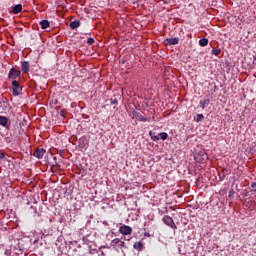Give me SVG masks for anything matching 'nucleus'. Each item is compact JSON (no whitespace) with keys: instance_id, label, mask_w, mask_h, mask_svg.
Instances as JSON below:
<instances>
[{"instance_id":"f257e3e1","label":"nucleus","mask_w":256,"mask_h":256,"mask_svg":"<svg viewBox=\"0 0 256 256\" xmlns=\"http://www.w3.org/2000/svg\"><path fill=\"white\" fill-rule=\"evenodd\" d=\"M21 91H23V87H21L19 82L17 80L12 81V94L14 97H19Z\"/></svg>"},{"instance_id":"f03ea898","label":"nucleus","mask_w":256,"mask_h":256,"mask_svg":"<svg viewBox=\"0 0 256 256\" xmlns=\"http://www.w3.org/2000/svg\"><path fill=\"white\" fill-rule=\"evenodd\" d=\"M162 221L165 223V225H168V227H171V229H177V225H175V221H173V218L170 216H164Z\"/></svg>"},{"instance_id":"7ed1b4c3","label":"nucleus","mask_w":256,"mask_h":256,"mask_svg":"<svg viewBox=\"0 0 256 256\" xmlns=\"http://www.w3.org/2000/svg\"><path fill=\"white\" fill-rule=\"evenodd\" d=\"M119 231L122 235H131V233H133V228H131V226L124 225L120 227Z\"/></svg>"},{"instance_id":"20e7f679","label":"nucleus","mask_w":256,"mask_h":256,"mask_svg":"<svg viewBox=\"0 0 256 256\" xmlns=\"http://www.w3.org/2000/svg\"><path fill=\"white\" fill-rule=\"evenodd\" d=\"M21 75V71L11 68L8 74V79H15Z\"/></svg>"},{"instance_id":"39448f33","label":"nucleus","mask_w":256,"mask_h":256,"mask_svg":"<svg viewBox=\"0 0 256 256\" xmlns=\"http://www.w3.org/2000/svg\"><path fill=\"white\" fill-rule=\"evenodd\" d=\"M46 151L43 148H37L34 151V157H36L37 159H43V155H45Z\"/></svg>"},{"instance_id":"423d86ee","label":"nucleus","mask_w":256,"mask_h":256,"mask_svg":"<svg viewBox=\"0 0 256 256\" xmlns=\"http://www.w3.org/2000/svg\"><path fill=\"white\" fill-rule=\"evenodd\" d=\"M165 45H179V38L174 37V38H167L165 39Z\"/></svg>"},{"instance_id":"0eeeda50","label":"nucleus","mask_w":256,"mask_h":256,"mask_svg":"<svg viewBox=\"0 0 256 256\" xmlns=\"http://www.w3.org/2000/svg\"><path fill=\"white\" fill-rule=\"evenodd\" d=\"M112 247H125V242L121 241V239L116 238L111 241Z\"/></svg>"},{"instance_id":"6e6552de","label":"nucleus","mask_w":256,"mask_h":256,"mask_svg":"<svg viewBox=\"0 0 256 256\" xmlns=\"http://www.w3.org/2000/svg\"><path fill=\"white\" fill-rule=\"evenodd\" d=\"M29 69H31V65L29 64L28 61H24L22 63V71H23V73H29Z\"/></svg>"},{"instance_id":"1a4fd4ad","label":"nucleus","mask_w":256,"mask_h":256,"mask_svg":"<svg viewBox=\"0 0 256 256\" xmlns=\"http://www.w3.org/2000/svg\"><path fill=\"white\" fill-rule=\"evenodd\" d=\"M22 10H23V6L21 4H17L16 6L13 7L12 12L14 13V15H17V13H21Z\"/></svg>"},{"instance_id":"9d476101","label":"nucleus","mask_w":256,"mask_h":256,"mask_svg":"<svg viewBox=\"0 0 256 256\" xmlns=\"http://www.w3.org/2000/svg\"><path fill=\"white\" fill-rule=\"evenodd\" d=\"M8 124L9 119H7L5 116H0V125H2V127H7Z\"/></svg>"},{"instance_id":"9b49d317","label":"nucleus","mask_w":256,"mask_h":256,"mask_svg":"<svg viewBox=\"0 0 256 256\" xmlns=\"http://www.w3.org/2000/svg\"><path fill=\"white\" fill-rule=\"evenodd\" d=\"M209 103H211V100H209V98L200 101L201 109H205V107L209 106Z\"/></svg>"},{"instance_id":"f8f14e48","label":"nucleus","mask_w":256,"mask_h":256,"mask_svg":"<svg viewBox=\"0 0 256 256\" xmlns=\"http://www.w3.org/2000/svg\"><path fill=\"white\" fill-rule=\"evenodd\" d=\"M80 26H81V21H79V20H75L70 23L71 29H77Z\"/></svg>"},{"instance_id":"ddd939ff","label":"nucleus","mask_w":256,"mask_h":256,"mask_svg":"<svg viewBox=\"0 0 256 256\" xmlns=\"http://www.w3.org/2000/svg\"><path fill=\"white\" fill-rule=\"evenodd\" d=\"M200 47H207L209 45V40L207 38H202L199 40Z\"/></svg>"},{"instance_id":"4468645a","label":"nucleus","mask_w":256,"mask_h":256,"mask_svg":"<svg viewBox=\"0 0 256 256\" xmlns=\"http://www.w3.org/2000/svg\"><path fill=\"white\" fill-rule=\"evenodd\" d=\"M49 25H50L49 20H42L40 22L41 29H47V27H49Z\"/></svg>"},{"instance_id":"2eb2a0df","label":"nucleus","mask_w":256,"mask_h":256,"mask_svg":"<svg viewBox=\"0 0 256 256\" xmlns=\"http://www.w3.org/2000/svg\"><path fill=\"white\" fill-rule=\"evenodd\" d=\"M159 139H162V141H165L167 139V137H169V134H167L166 132H162L158 134Z\"/></svg>"},{"instance_id":"dca6fc26","label":"nucleus","mask_w":256,"mask_h":256,"mask_svg":"<svg viewBox=\"0 0 256 256\" xmlns=\"http://www.w3.org/2000/svg\"><path fill=\"white\" fill-rule=\"evenodd\" d=\"M149 135H150L152 141H159V135H158V136H155V132L150 131V132H149Z\"/></svg>"},{"instance_id":"f3484780","label":"nucleus","mask_w":256,"mask_h":256,"mask_svg":"<svg viewBox=\"0 0 256 256\" xmlns=\"http://www.w3.org/2000/svg\"><path fill=\"white\" fill-rule=\"evenodd\" d=\"M133 247H134V249H143V243L135 242Z\"/></svg>"},{"instance_id":"a211bd4d","label":"nucleus","mask_w":256,"mask_h":256,"mask_svg":"<svg viewBox=\"0 0 256 256\" xmlns=\"http://www.w3.org/2000/svg\"><path fill=\"white\" fill-rule=\"evenodd\" d=\"M87 143V139L81 138L79 140V147H85V144Z\"/></svg>"},{"instance_id":"6ab92c4d","label":"nucleus","mask_w":256,"mask_h":256,"mask_svg":"<svg viewBox=\"0 0 256 256\" xmlns=\"http://www.w3.org/2000/svg\"><path fill=\"white\" fill-rule=\"evenodd\" d=\"M203 119H205V116L203 114H197V123H199L200 121H203Z\"/></svg>"},{"instance_id":"aec40b11","label":"nucleus","mask_w":256,"mask_h":256,"mask_svg":"<svg viewBox=\"0 0 256 256\" xmlns=\"http://www.w3.org/2000/svg\"><path fill=\"white\" fill-rule=\"evenodd\" d=\"M233 195H235V190L232 189L229 191L228 199H231Z\"/></svg>"},{"instance_id":"412c9836","label":"nucleus","mask_w":256,"mask_h":256,"mask_svg":"<svg viewBox=\"0 0 256 256\" xmlns=\"http://www.w3.org/2000/svg\"><path fill=\"white\" fill-rule=\"evenodd\" d=\"M87 43H88V45H93V43H95V39L88 38Z\"/></svg>"},{"instance_id":"4be33fe9","label":"nucleus","mask_w":256,"mask_h":256,"mask_svg":"<svg viewBox=\"0 0 256 256\" xmlns=\"http://www.w3.org/2000/svg\"><path fill=\"white\" fill-rule=\"evenodd\" d=\"M221 53V50L213 49L212 55H219Z\"/></svg>"},{"instance_id":"5701e85b","label":"nucleus","mask_w":256,"mask_h":256,"mask_svg":"<svg viewBox=\"0 0 256 256\" xmlns=\"http://www.w3.org/2000/svg\"><path fill=\"white\" fill-rule=\"evenodd\" d=\"M110 103H111V105H117V99L111 98Z\"/></svg>"},{"instance_id":"b1692460","label":"nucleus","mask_w":256,"mask_h":256,"mask_svg":"<svg viewBox=\"0 0 256 256\" xmlns=\"http://www.w3.org/2000/svg\"><path fill=\"white\" fill-rule=\"evenodd\" d=\"M251 187L253 189L252 192L256 193V183L255 182L251 184Z\"/></svg>"},{"instance_id":"393cba45","label":"nucleus","mask_w":256,"mask_h":256,"mask_svg":"<svg viewBox=\"0 0 256 256\" xmlns=\"http://www.w3.org/2000/svg\"><path fill=\"white\" fill-rule=\"evenodd\" d=\"M225 173H227V171H226V170H223V171H222V174H223V175L220 176V179H225Z\"/></svg>"},{"instance_id":"a878e982","label":"nucleus","mask_w":256,"mask_h":256,"mask_svg":"<svg viewBox=\"0 0 256 256\" xmlns=\"http://www.w3.org/2000/svg\"><path fill=\"white\" fill-rule=\"evenodd\" d=\"M0 159H5V153H0Z\"/></svg>"},{"instance_id":"bb28decb","label":"nucleus","mask_w":256,"mask_h":256,"mask_svg":"<svg viewBox=\"0 0 256 256\" xmlns=\"http://www.w3.org/2000/svg\"><path fill=\"white\" fill-rule=\"evenodd\" d=\"M140 120L143 121V122H145V121H147V118L141 117Z\"/></svg>"},{"instance_id":"cd10ccee","label":"nucleus","mask_w":256,"mask_h":256,"mask_svg":"<svg viewBox=\"0 0 256 256\" xmlns=\"http://www.w3.org/2000/svg\"><path fill=\"white\" fill-rule=\"evenodd\" d=\"M163 3H164L165 5H167V0H163Z\"/></svg>"},{"instance_id":"c85d7f7f","label":"nucleus","mask_w":256,"mask_h":256,"mask_svg":"<svg viewBox=\"0 0 256 256\" xmlns=\"http://www.w3.org/2000/svg\"><path fill=\"white\" fill-rule=\"evenodd\" d=\"M102 256H105V254L102 252Z\"/></svg>"},{"instance_id":"c756f323","label":"nucleus","mask_w":256,"mask_h":256,"mask_svg":"<svg viewBox=\"0 0 256 256\" xmlns=\"http://www.w3.org/2000/svg\"><path fill=\"white\" fill-rule=\"evenodd\" d=\"M61 115H63V111H61Z\"/></svg>"}]
</instances>
